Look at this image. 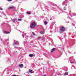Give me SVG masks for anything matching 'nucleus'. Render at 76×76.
Returning a JSON list of instances; mask_svg holds the SVG:
<instances>
[{
    "label": "nucleus",
    "mask_w": 76,
    "mask_h": 76,
    "mask_svg": "<svg viewBox=\"0 0 76 76\" xmlns=\"http://www.w3.org/2000/svg\"><path fill=\"white\" fill-rule=\"evenodd\" d=\"M65 30H66V28L64 26H61L59 30V32L60 33H63Z\"/></svg>",
    "instance_id": "f257e3e1"
},
{
    "label": "nucleus",
    "mask_w": 76,
    "mask_h": 76,
    "mask_svg": "<svg viewBox=\"0 0 76 76\" xmlns=\"http://www.w3.org/2000/svg\"><path fill=\"white\" fill-rule=\"evenodd\" d=\"M70 59H71V60H70V62L71 64H74L76 63V61H75V59L73 58V57H71L70 58Z\"/></svg>",
    "instance_id": "f03ea898"
},
{
    "label": "nucleus",
    "mask_w": 76,
    "mask_h": 76,
    "mask_svg": "<svg viewBox=\"0 0 76 76\" xmlns=\"http://www.w3.org/2000/svg\"><path fill=\"white\" fill-rule=\"evenodd\" d=\"M36 26V24H35V23L33 22L30 25V28H34V27Z\"/></svg>",
    "instance_id": "7ed1b4c3"
},
{
    "label": "nucleus",
    "mask_w": 76,
    "mask_h": 76,
    "mask_svg": "<svg viewBox=\"0 0 76 76\" xmlns=\"http://www.w3.org/2000/svg\"><path fill=\"white\" fill-rule=\"evenodd\" d=\"M67 4V1H65L63 2L62 3L63 6H64V5H66Z\"/></svg>",
    "instance_id": "20e7f679"
},
{
    "label": "nucleus",
    "mask_w": 76,
    "mask_h": 76,
    "mask_svg": "<svg viewBox=\"0 0 76 76\" xmlns=\"http://www.w3.org/2000/svg\"><path fill=\"white\" fill-rule=\"evenodd\" d=\"M76 14L75 13H71V15H70V16L71 17H72V16H76Z\"/></svg>",
    "instance_id": "39448f33"
},
{
    "label": "nucleus",
    "mask_w": 76,
    "mask_h": 76,
    "mask_svg": "<svg viewBox=\"0 0 76 76\" xmlns=\"http://www.w3.org/2000/svg\"><path fill=\"white\" fill-rule=\"evenodd\" d=\"M18 44H19V42H18L17 41L14 42V44H15V45H18Z\"/></svg>",
    "instance_id": "423d86ee"
},
{
    "label": "nucleus",
    "mask_w": 76,
    "mask_h": 76,
    "mask_svg": "<svg viewBox=\"0 0 76 76\" xmlns=\"http://www.w3.org/2000/svg\"><path fill=\"white\" fill-rule=\"evenodd\" d=\"M19 66L20 67H21L22 68L23 67V64H19Z\"/></svg>",
    "instance_id": "0eeeda50"
},
{
    "label": "nucleus",
    "mask_w": 76,
    "mask_h": 76,
    "mask_svg": "<svg viewBox=\"0 0 76 76\" xmlns=\"http://www.w3.org/2000/svg\"><path fill=\"white\" fill-rule=\"evenodd\" d=\"M4 34H9L10 32L9 31H4Z\"/></svg>",
    "instance_id": "6e6552de"
},
{
    "label": "nucleus",
    "mask_w": 76,
    "mask_h": 76,
    "mask_svg": "<svg viewBox=\"0 0 76 76\" xmlns=\"http://www.w3.org/2000/svg\"><path fill=\"white\" fill-rule=\"evenodd\" d=\"M56 50L55 48H53L52 49V50L51 51V53H52V52H53L54 51Z\"/></svg>",
    "instance_id": "1a4fd4ad"
},
{
    "label": "nucleus",
    "mask_w": 76,
    "mask_h": 76,
    "mask_svg": "<svg viewBox=\"0 0 76 76\" xmlns=\"http://www.w3.org/2000/svg\"><path fill=\"white\" fill-rule=\"evenodd\" d=\"M13 8H14V7L13 6H12L9 8V9H13Z\"/></svg>",
    "instance_id": "9d476101"
},
{
    "label": "nucleus",
    "mask_w": 76,
    "mask_h": 76,
    "mask_svg": "<svg viewBox=\"0 0 76 76\" xmlns=\"http://www.w3.org/2000/svg\"><path fill=\"white\" fill-rule=\"evenodd\" d=\"M40 33L41 34H44V31H41L40 32Z\"/></svg>",
    "instance_id": "9b49d317"
},
{
    "label": "nucleus",
    "mask_w": 76,
    "mask_h": 76,
    "mask_svg": "<svg viewBox=\"0 0 76 76\" xmlns=\"http://www.w3.org/2000/svg\"><path fill=\"white\" fill-rule=\"evenodd\" d=\"M29 72L30 73H33V72H32V70H29Z\"/></svg>",
    "instance_id": "f8f14e48"
},
{
    "label": "nucleus",
    "mask_w": 76,
    "mask_h": 76,
    "mask_svg": "<svg viewBox=\"0 0 76 76\" xmlns=\"http://www.w3.org/2000/svg\"><path fill=\"white\" fill-rule=\"evenodd\" d=\"M23 33V34H22V37H23V38H24V36H25V35L26 34H24V32H22Z\"/></svg>",
    "instance_id": "ddd939ff"
},
{
    "label": "nucleus",
    "mask_w": 76,
    "mask_h": 76,
    "mask_svg": "<svg viewBox=\"0 0 76 76\" xmlns=\"http://www.w3.org/2000/svg\"><path fill=\"white\" fill-rule=\"evenodd\" d=\"M29 56H30V57H32L33 56V54H30L29 55Z\"/></svg>",
    "instance_id": "4468645a"
},
{
    "label": "nucleus",
    "mask_w": 76,
    "mask_h": 76,
    "mask_svg": "<svg viewBox=\"0 0 76 76\" xmlns=\"http://www.w3.org/2000/svg\"><path fill=\"white\" fill-rule=\"evenodd\" d=\"M48 23V22L47 21H45L44 22V24L45 25H47V24Z\"/></svg>",
    "instance_id": "2eb2a0df"
},
{
    "label": "nucleus",
    "mask_w": 76,
    "mask_h": 76,
    "mask_svg": "<svg viewBox=\"0 0 76 76\" xmlns=\"http://www.w3.org/2000/svg\"><path fill=\"white\" fill-rule=\"evenodd\" d=\"M65 69H64L65 71H67L68 70L67 67H66L65 68Z\"/></svg>",
    "instance_id": "dca6fc26"
},
{
    "label": "nucleus",
    "mask_w": 76,
    "mask_h": 76,
    "mask_svg": "<svg viewBox=\"0 0 76 76\" xmlns=\"http://www.w3.org/2000/svg\"><path fill=\"white\" fill-rule=\"evenodd\" d=\"M67 9V8H66V7H64V10H66V9Z\"/></svg>",
    "instance_id": "f3484780"
},
{
    "label": "nucleus",
    "mask_w": 76,
    "mask_h": 76,
    "mask_svg": "<svg viewBox=\"0 0 76 76\" xmlns=\"http://www.w3.org/2000/svg\"><path fill=\"white\" fill-rule=\"evenodd\" d=\"M27 14H28V15H30L31 14V12H27Z\"/></svg>",
    "instance_id": "a211bd4d"
},
{
    "label": "nucleus",
    "mask_w": 76,
    "mask_h": 76,
    "mask_svg": "<svg viewBox=\"0 0 76 76\" xmlns=\"http://www.w3.org/2000/svg\"><path fill=\"white\" fill-rule=\"evenodd\" d=\"M12 20V22L14 23V22H15V19H13Z\"/></svg>",
    "instance_id": "6ab92c4d"
},
{
    "label": "nucleus",
    "mask_w": 76,
    "mask_h": 76,
    "mask_svg": "<svg viewBox=\"0 0 76 76\" xmlns=\"http://www.w3.org/2000/svg\"><path fill=\"white\" fill-rule=\"evenodd\" d=\"M32 34L33 35H34V36H35V33H34V32H32Z\"/></svg>",
    "instance_id": "aec40b11"
},
{
    "label": "nucleus",
    "mask_w": 76,
    "mask_h": 76,
    "mask_svg": "<svg viewBox=\"0 0 76 76\" xmlns=\"http://www.w3.org/2000/svg\"><path fill=\"white\" fill-rule=\"evenodd\" d=\"M38 39H41V37H39L38 38Z\"/></svg>",
    "instance_id": "412c9836"
},
{
    "label": "nucleus",
    "mask_w": 76,
    "mask_h": 76,
    "mask_svg": "<svg viewBox=\"0 0 76 76\" xmlns=\"http://www.w3.org/2000/svg\"><path fill=\"white\" fill-rule=\"evenodd\" d=\"M65 75H68V72H66L65 73Z\"/></svg>",
    "instance_id": "4be33fe9"
},
{
    "label": "nucleus",
    "mask_w": 76,
    "mask_h": 76,
    "mask_svg": "<svg viewBox=\"0 0 76 76\" xmlns=\"http://www.w3.org/2000/svg\"><path fill=\"white\" fill-rule=\"evenodd\" d=\"M18 20L19 21H21V20H22V19H18Z\"/></svg>",
    "instance_id": "5701e85b"
},
{
    "label": "nucleus",
    "mask_w": 76,
    "mask_h": 76,
    "mask_svg": "<svg viewBox=\"0 0 76 76\" xmlns=\"http://www.w3.org/2000/svg\"><path fill=\"white\" fill-rule=\"evenodd\" d=\"M0 9L1 10H3V9L1 7H0Z\"/></svg>",
    "instance_id": "b1692460"
},
{
    "label": "nucleus",
    "mask_w": 76,
    "mask_h": 76,
    "mask_svg": "<svg viewBox=\"0 0 76 76\" xmlns=\"http://www.w3.org/2000/svg\"><path fill=\"white\" fill-rule=\"evenodd\" d=\"M15 48H18V47L16 46H14Z\"/></svg>",
    "instance_id": "393cba45"
},
{
    "label": "nucleus",
    "mask_w": 76,
    "mask_h": 76,
    "mask_svg": "<svg viewBox=\"0 0 76 76\" xmlns=\"http://www.w3.org/2000/svg\"><path fill=\"white\" fill-rule=\"evenodd\" d=\"M52 3V5H54V3Z\"/></svg>",
    "instance_id": "a878e982"
},
{
    "label": "nucleus",
    "mask_w": 76,
    "mask_h": 76,
    "mask_svg": "<svg viewBox=\"0 0 76 76\" xmlns=\"http://www.w3.org/2000/svg\"><path fill=\"white\" fill-rule=\"evenodd\" d=\"M68 19H70V17H69V16H68Z\"/></svg>",
    "instance_id": "bb28decb"
},
{
    "label": "nucleus",
    "mask_w": 76,
    "mask_h": 76,
    "mask_svg": "<svg viewBox=\"0 0 76 76\" xmlns=\"http://www.w3.org/2000/svg\"><path fill=\"white\" fill-rule=\"evenodd\" d=\"M12 0H8V1H11Z\"/></svg>",
    "instance_id": "cd10ccee"
},
{
    "label": "nucleus",
    "mask_w": 76,
    "mask_h": 76,
    "mask_svg": "<svg viewBox=\"0 0 76 76\" xmlns=\"http://www.w3.org/2000/svg\"><path fill=\"white\" fill-rule=\"evenodd\" d=\"M53 19L51 18H50V20H52Z\"/></svg>",
    "instance_id": "c85d7f7f"
},
{
    "label": "nucleus",
    "mask_w": 76,
    "mask_h": 76,
    "mask_svg": "<svg viewBox=\"0 0 76 76\" xmlns=\"http://www.w3.org/2000/svg\"><path fill=\"white\" fill-rule=\"evenodd\" d=\"M41 39H42V41L44 40V39H42L41 38Z\"/></svg>",
    "instance_id": "c756f323"
},
{
    "label": "nucleus",
    "mask_w": 76,
    "mask_h": 76,
    "mask_svg": "<svg viewBox=\"0 0 76 76\" xmlns=\"http://www.w3.org/2000/svg\"><path fill=\"white\" fill-rule=\"evenodd\" d=\"M44 76H47V75H46L45 74L44 75Z\"/></svg>",
    "instance_id": "7c9ffc66"
},
{
    "label": "nucleus",
    "mask_w": 76,
    "mask_h": 76,
    "mask_svg": "<svg viewBox=\"0 0 76 76\" xmlns=\"http://www.w3.org/2000/svg\"><path fill=\"white\" fill-rule=\"evenodd\" d=\"M13 76H16V75H14Z\"/></svg>",
    "instance_id": "2f4dec72"
},
{
    "label": "nucleus",
    "mask_w": 76,
    "mask_h": 76,
    "mask_svg": "<svg viewBox=\"0 0 76 76\" xmlns=\"http://www.w3.org/2000/svg\"><path fill=\"white\" fill-rule=\"evenodd\" d=\"M13 45L14 46H15V45L13 44Z\"/></svg>",
    "instance_id": "473e14b6"
},
{
    "label": "nucleus",
    "mask_w": 76,
    "mask_h": 76,
    "mask_svg": "<svg viewBox=\"0 0 76 76\" xmlns=\"http://www.w3.org/2000/svg\"><path fill=\"white\" fill-rule=\"evenodd\" d=\"M24 44H25V42H24Z\"/></svg>",
    "instance_id": "72a5a7b5"
}]
</instances>
